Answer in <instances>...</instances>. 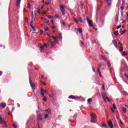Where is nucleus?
Returning <instances> with one entry per match:
<instances>
[{"instance_id": "obj_34", "label": "nucleus", "mask_w": 128, "mask_h": 128, "mask_svg": "<svg viewBox=\"0 0 128 128\" xmlns=\"http://www.w3.org/2000/svg\"><path fill=\"white\" fill-rule=\"evenodd\" d=\"M78 20L79 22H82V18H78Z\"/></svg>"}, {"instance_id": "obj_30", "label": "nucleus", "mask_w": 128, "mask_h": 128, "mask_svg": "<svg viewBox=\"0 0 128 128\" xmlns=\"http://www.w3.org/2000/svg\"><path fill=\"white\" fill-rule=\"evenodd\" d=\"M107 2L108 6H112V1L110 2Z\"/></svg>"}, {"instance_id": "obj_31", "label": "nucleus", "mask_w": 128, "mask_h": 128, "mask_svg": "<svg viewBox=\"0 0 128 128\" xmlns=\"http://www.w3.org/2000/svg\"><path fill=\"white\" fill-rule=\"evenodd\" d=\"M126 54H128V53H126V52H124L122 56H126Z\"/></svg>"}, {"instance_id": "obj_44", "label": "nucleus", "mask_w": 128, "mask_h": 128, "mask_svg": "<svg viewBox=\"0 0 128 128\" xmlns=\"http://www.w3.org/2000/svg\"><path fill=\"white\" fill-rule=\"evenodd\" d=\"M102 90H106V88H104V84H102Z\"/></svg>"}, {"instance_id": "obj_12", "label": "nucleus", "mask_w": 128, "mask_h": 128, "mask_svg": "<svg viewBox=\"0 0 128 128\" xmlns=\"http://www.w3.org/2000/svg\"><path fill=\"white\" fill-rule=\"evenodd\" d=\"M51 112H50V109H48V110H46V111H45V114H50Z\"/></svg>"}, {"instance_id": "obj_63", "label": "nucleus", "mask_w": 128, "mask_h": 128, "mask_svg": "<svg viewBox=\"0 0 128 128\" xmlns=\"http://www.w3.org/2000/svg\"><path fill=\"white\" fill-rule=\"evenodd\" d=\"M2 74V71H0V76Z\"/></svg>"}, {"instance_id": "obj_13", "label": "nucleus", "mask_w": 128, "mask_h": 128, "mask_svg": "<svg viewBox=\"0 0 128 128\" xmlns=\"http://www.w3.org/2000/svg\"><path fill=\"white\" fill-rule=\"evenodd\" d=\"M122 110L123 112H124L125 114L126 113V108L123 107L122 108Z\"/></svg>"}, {"instance_id": "obj_14", "label": "nucleus", "mask_w": 128, "mask_h": 128, "mask_svg": "<svg viewBox=\"0 0 128 128\" xmlns=\"http://www.w3.org/2000/svg\"><path fill=\"white\" fill-rule=\"evenodd\" d=\"M69 98L72 99V100H74L76 98H74V95H71L68 97Z\"/></svg>"}, {"instance_id": "obj_51", "label": "nucleus", "mask_w": 128, "mask_h": 128, "mask_svg": "<svg viewBox=\"0 0 128 128\" xmlns=\"http://www.w3.org/2000/svg\"><path fill=\"white\" fill-rule=\"evenodd\" d=\"M111 111L112 112H114V110L113 108H111Z\"/></svg>"}, {"instance_id": "obj_35", "label": "nucleus", "mask_w": 128, "mask_h": 128, "mask_svg": "<svg viewBox=\"0 0 128 128\" xmlns=\"http://www.w3.org/2000/svg\"><path fill=\"white\" fill-rule=\"evenodd\" d=\"M68 10H70V12L71 14H74V10H71V9H68Z\"/></svg>"}, {"instance_id": "obj_41", "label": "nucleus", "mask_w": 128, "mask_h": 128, "mask_svg": "<svg viewBox=\"0 0 128 128\" xmlns=\"http://www.w3.org/2000/svg\"><path fill=\"white\" fill-rule=\"evenodd\" d=\"M43 100L44 101V102H47V101H48V100L46 99V97H44V98H43Z\"/></svg>"}, {"instance_id": "obj_42", "label": "nucleus", "mask_w": 128, "mask_h": 128, "mask_svg": "<svg viewBox=\"0 0 128 128\" xmlns=\"http://www.w3.org/2000/svg\"><path fill=\"white\" fill-rule=\"evenodd\" d=\"M113 108L116 110V104H113Z\"/></svg>"}, {"instance_id": "obj_21", "label": "nucleus", "mask_w": 128, "mask_h": 128, "mask_svg": "<svg viewBox=\"0 0 128 128\" xmlns=\"http://www.w3.org/2000/svg\"><path fill=\"white\" fill-rule=\"evenodd\" d=\"M78 32H79L80 34H82V28H78Z\"/></svg>"}, {"instance_id": "obj_11", "label": "nucleus", "mask_w": 128, "mask_h": 128, "mask_svg": "<svg viewBox=\"0 0 128 128\" xmlns=\"http://www.w3.org/2000/svg\"><path fill=\"white\" fill-rule=\"evenodd\" d=\"M42 120V115L40 114L38 115V120Z\"/></svg>"}, {"instance_id": "obj_39", "label": "nucleus", "mask_w": 128, "mask_h": 128, "mask_svg": "<svg viewBox=\"0 0 128 128\" xmlns=\"http://www.w3.org/2000/svg\"><path fill=\"white\" fill-rule=\"evenodd\" d=\"M90 122H93V124H96V121L94 120H91Z\"/></svg>"}, {"instance_id": "obj_22", "label": "nucleus", "mask_w": 128, "mask_h": 128, "mask_svg": "<svg viewBox=\"0 0 128 128\" xmlns=\"http://www.w3.org/2000/svg\"><path fill=\"white\" fill-rule=\"evenodd\" d=\"M54 94H50L49 95V96H50V98L51 99V100H52V98H54Z\"/></svg>"}, {"instance_id": "obj_48", "label": "nucleus", "mask_w": 128, "mask_h": 128, "mask_svg": "<svg viewBox=\"0 0 128 128\" xmlns=\"http://www.w3.org/2000/svg\"><path fill=\"white\" fill-rule=\"evenodd\" d=\"M43 46L44 47V48H48V44H44V45Z\"/></svg>"}, {"instance_id": "obj_59", "label": "nucleus", "mask_w": 128, "mask_h": 128, "mask_svg": "<svg viewBox=\"0 0 128 128\" xmlns=\"http://www.w3.org/2000/svg\"><path fill=\"white\" fill-rule=\"evenodd\" d=\"M124 76H126V78H127V80H128V76L126 75V74H124Z\"/></svg>"}, {"instance_id": "obj_61", "label": "nucleus", "mask_w": 128, "mask_h": 128, "mask_svg": "<svg viewBox=\"0 0 128 128\" xmlns=\"http://www.w3.org/2000/svg\"><path fill=\"white\" fill-rule=\"evenodd\" d=\"M48 18H52V16H48Z\"/></svg>"}, {"instance_id": "obj_27", "label": "nucleus", "mask_w": 128, "mask_h": 128, "mask_svg": "<svg viewBox=\"0 0 128 128\" xmlns=\"http://www.w3.org/2000/svg\"><path fill=\"white\" fill-rule=\"evenodd\" d=\"M106 100H107L108 102H112V100H110V98H108L107 97Z\"/></svg>"}, {"instance_id": "obj_6", "label": "nucleus", "mask_w": 128, "mask_h": 128, "mask_svg": "<svg viewBox=\"0 0 128 128\" xmlns=\"http://www.w3.org/2000/svg\"><path fill=\"white\" fill-rule=\"evenodd\" d=\"M66 8V5L62 4L60 6V10L61 12L64 11V9Z\"/></svg>"}, {"instance_id": "obj_24", "label": "nucleus", "mask_w": 128, "mask_h": 128, "mask_svg": "<svg viewBox=\"0 0 128 128\" xmlns=\"http://www.w3.org/2000/svg\"><path fill=\"white\" fill-rule=\"evenodd\" d=\"M48 117V114H44V118H47Z\"/></svg>"}, {"instance_id": "obj_8", "label": "nucleus", "mask_w": 128, "mask_h": 128, "mask_svg": "<svg viewBox=\"0 0 128 128\" xmlns=\"http://www.w3.org/2000/svg\"><path fill=\"white\" fill-rule=\"evenodd\" d=\"M91 120H96V114L92 113L90 115Z\"/></svg>"}, {"instance_id": "obj_2", "label": "nucleus", "mask_w": 128, "mask_h": 128, "mask_svg": "<svg viewBox=\"0 0 128 128\" xmlns=\"http://www.w3.org/2000/svg\"><path fill=\"white\" fill-rule=\"evenodd\" d=\"M29 82H30V84L32 88H33V90H35L36 89V85L34 84V83L32 82L30 77L29 78Z\"/></svg>"}, {"instance_id": "obj_43", "label": "nucleus", "mask_w": 128, "mask_h": 128, "mask_svg": "<svg viewBox=\"0 0 128 128\" xmlns=\"http://www.w3.org/2000/svg\"><path fill=\"white\" fill-rule=\"evenodd\" d=\"M61 12H62V14H63V16H64V14H66V12L64 11H61Z\"/></svg>"}, {"instance_id": "obj_64", "label": "nucleus", "mask_w": 128, "mask_h": 128, "mask_svg": "<svg viewBox=\"0 0 128 128\" xmlns=\"http://www.w3.org/2000/svg\"><path fill=\"white\" fill-rule=\"evenodd\" d=\"M120 124H124V123H122V120H120Z\"/></svg>"}, {"instance_id": "obj_9", "label": "nucleus", "mask_w": 128, "mask_h": 128, "mask_svg": "<svg viewBox=\"0 0 128 128\" xmlns=\"http://www.w3.org/2000/svg\"><path fill=\"white\" fill-rule=\"evenodd\" d=\"M6 106V104L4 103H1L0 104V108H4Z\"/></svg>"}, {"instance_id": "obj_19", "label": "nucleus", "mask_w": 128, "mask_h": 128, "mask_svg": "<svg viewBox=\"0 0 128 128\" xmlns=\"http://www.w3.org/2000/svg\"><path fill=\"white\" fill-rule=\"evenodd\" d=\"M41 93L46 94V90L42 89V88H41Z\"/></svg>"}, {"instance_id": "obj_54", "label": "nucleus", "mask_w": 128, "mask_h": 128, "mask_svg": "<svg viewBox=\"0 0 128 128\" xmlns=\"http://www.w3.org/2000/svg\"><path fill=\"white\" fill-rule=\"evenodd\" d=\"M120 8H121L122 10H124V6H121Z\"/></svg>"}, {"instance_id": "obj_28", "label": "nucleus", "mask_w": 128, "mask_h": 128, "mask_svg": "<svg viewBox=\"0 0 128 128\" xmlns=\"http://www.w3.org/2000/svg\"><path fill=\"white\" fill-rule=\"evenodd\" d=\"M55 17L56 18H60V15H58V14H56Z\"/></svg>"}, {"instance_id": "obj_5", "label": "nucleus", "mask_w": 128, "mask_h": 128, "mask_svg": "<svg viewBox=\"0 0 128 128\" xmlns=\"http://www.w3.org/2000/svg\"><path fill=\"white\" fill-rule=\"evenodd\" d=\"M108 125L110 128H114V124H112V121H108Z\"/></svg>"}, {"instance_id": "obj_55", "label": "nucleus", "mask_w": 128, "mask_h": 128, "mask_svg": "<svg viewBox=\"0 0 128 128\" xmlns=\"http://www.w3.org/2000/svg\"><path fill=\"white\" fill-rule=\"evenodd\" d=\"M122 28L121 26H119L117 27V30H118L119 28Z\"/></svg>"}, {"instance_id": "obj_23", "label": "nucleus", "mask_w": 128, "mask_h": 128, "mask_svg": "<svg viewBox=\"0 0 128 128\" xmlns=\"http://www.w3.org/2000/svg\"><path fill=\"white\" fill-rule=\"evenodd\" d=\"M55 98H56V96L54 95L53 96V97H52V100H51L53 102H54V100H55Z\"/></svg>"}, {"instance_id": "obj_62", "label": "nucleus", "mask_w": 128, "mask_h": 128, "mask_svg": "<svg viewBox=\"0 0 128 128\" xmlns=\"http://www.w3.org/2000/svg\"><path fill=\"white\" fill-rule=\"evenodd\" d=\"M104 52L106 54H108V52L105 51Z\"/></svg>"}, {"instance_id": "obj_38", "label": "nucleus", "mask_w": 128, "mask_h": 128, "mask_svg": "<svg viewBox=\"0 0 128 128\" xmlns=\"http://www.w3.org/2000/svg\"><path fill=\"white\" fill-rule=\"evenodd\" d=\"M126 30H124L123 32L120 34H124L126 32Z\"/></svg>"}, {"instance_id": "obj_36", "label": "nucleus", "mask_w": 128, "mask_h": 128, "mask_svg": "<svg viewBox=\"0 0 128 128\" xmlns=\"http://www.w3.org/2000/svg\"><path fill=\"white\" fill-rule=\"evenodd\" d=\"M44 46H41L40 47V50H44Z\"/></svg>"}, {"instance_id": "obj_58", "label": "nucleus", "mask_w": 128, "mask_h": 128, "mask_svg": "<svg viewBox=\"0 0 128 128\" xmlns=\"http://www.w3.org/2000/svg\"><path fill=\"white\" fill-rule=\"evenodd\" d=\"M92 68L94 72H96V70H94V67H92Z\"/></svg>"}, {"instance_id": "obj_10", "label": "nucleus", "mask_w": 128, "mask_h": 128, "mask_svg": "<svg viewBox=\"0 0 128 128\" xmlns=\"http://www.w3.org/2000/svg\"><path fill=\"white\" fill-rule=\"evenodd\" d=\"M22 0H16V6H20V1Z\"/></svg>"}, {"instance_id": "obj_7", "label": "nucleus", "mask_w": 128, "mask_h": 128, "mask_svg": "<svg viewBox=\"0 0 128 128\" xmlns=\"http://www.w3.org/2000/svg\"><path fill=\"white\" fill-rule=\"evenodd\" d=\"M102 97L103 98L105 102H106V98H108V96H106V93H104L102 94Z\"/></svg>"}, {"instance_id": "obj_26", "label": "nucleus", "mask_w": 128, "mask_h": 128, "mask_svg": "<svg viewBox=\"0 0 128 128\" xmlns=\"http://www.w3.org/2000/svg\"><path fill=\"white\" fill-rule=\"evenodd\" d=\"M32 30H33L34 32H36V28H34V26H32Z\"/></svg>"}, {"instance_id": "obj_33", "label": "nucleus", "mask_w": 128, "mask_h": 128, "mask_svg": "<svg viewBox=\"0 0 128 128\" xmlns=\"http://www.w3.org/2000/svg\"><path fill=\"white\" fill-rule=\"evenodd\" d=\"M74 22H76V24L77 22H78V20L76 18H74Z\"/></svg>"}, {"instance_id": "obj_3", "label": "nucleus", "mask_w": 128, "mask_h": 128, "mask_svg": "<svg viewBox=\"0 0 128 128\" xmlns=\"http://www.w3.org/2000/svg\"><path fill=\"white\" fill-rule=\"evenodd\" d=\"M87 18V22L88 24V25H89V26H90V28H94V25L92 24V21H90V20H88V18Z\"/></svg>"}, {"instance_id": "obj_25", "label": "nucleus", "mask_w": 128, "mask_h": 128, "mask_svg": "<svg viewBox=\"0 0 128 128\" xmlns=\"http://www.w3.org/2000/svg\"><path fill=\"white\" fill-rule=\"evenodd\" d=\"M76 118H78V114H76L73 116V118H74L75 120H76Z\"/></svg>"}, {"instance_id": "obj_56", "label": "nucleus", "mask_w": 128, "mask_h": 128, "mask_svg": "<svg viewBox=\"0 0 128 128\" xmlns=\"http://www.w3.org/2000/svg\"><path fill=\"white\" fill-rule=\"evenodd\" d=\"M41 76H42L41 78L42 80H43L44 78V74H42Z\"/></svg>"}, {"instance_id": "obj_16", "label": "nucleus", "mask_w": 128, "mask_h": 128, "mask_svg": "<svg viewBox=\"0 0 128 128\" xmlns=\"http://www.w3.org/2000/svg\"><path fill=\"white\" fill-rule=\"evenodd\" d=\"M114 36H118V31H115L114 32Z\"/></svg>"}, {"instance_id": "obj_52", "label": "nucleus", "mask_w": 128, "mask_h": 128, "mask_svg": "<svg viewBox=\"0 0 128 128\" xmlns=\"http://www.w3.org/2000/svg\"><path fill=\"white\" fill-rule=\"evenodd\" d=\"M98 66L99 68H102V64L100 63L98 65Z\"/></svg>"}, {"instance_id": "obj_49", "label": "nucleus", "mask_w": 128, "mask_h": 128, "mask_svg": "<svg viewBox=\"0 0 128 128\" xmlns=\"http://www.w3.org/2000/svg\"><path fill=\"white\" fill-rule=\"evenodd\" d=\"M34 21L32 20L31 22L30 23V26H32V22H33Z\"/></svg>"}, {"instance_id": "obj_18", "label": "nucleus", "mask_w": 128, "mask_h": 128, "mask_svg": "<svg viewBox=\"0 0 128 128\" xmlns=\"http://www.w3.org/2000/svg\"><path fill=\"white\" fill-rule=\"evenodd\" d=\"M92 98H90L88 100V102L90 104L92 102Z\"/></svg>"}, {"instance_id": "obj_47", "label": "nucleus", "mask_w": 128, "mask_h": 128, "mask_svg": "<svg viewBox=\"0 0 128 128\" xmlns=\"http://www.w3.org/2000/svg\"><path fill=\"white\" fill-rule=\"evenodd\" d=\"M44 30H45V32H48V28H45Z\"/></svg>"}, {"instance_id": "obj_20", "label": "nucleus", "mask_w": 128, "mask_h": 128, "mask_svg": "<svg viewBox=\"0 0 128 128\" xmlns=\"http://www.w3.org/2000/svg\"><path fill=\"white\" fill-rule=\"evenodd\" d=\"M122 94H124V96H128V92L126 91L122 92Z\"/></svg>"}, {"instance_id": "obj_32", "label": "nucleus", "mask_w": 128, "mask_h": 128, "mask_svg": "<svg viewBox=\"0 0 128 128\" xmlns=\"http://www.w3.org/2000/svg\"><path fill=\"white\" fill-rule=\"evenodd\" d=\"M101 128H106V124H102V125L100 126Z\"/></svg>"}, {"instance_id": "obj_46", "label": "nucleus", "mask_w": 128, "mask_h": 128, "mask_svg": "<svg viewBox=\"0 0 128 128\" xmlns=\"http://www.w3.org/2000/svg\"><path fill=\"white\" fill-rule=\"evenodd\" d=\"M28 8H30V3L28 4Z\"/></svg>"}, {"instance_id": "obj_37", "label": "nucleus", "mask_w": 128, "mask_h": 128, "mask_svg": "<svg viewBox=\"0 0 128 128\" xmlns=\"http://www.w3.org/2000/svg\"><path fill=\"white\" fill-rule=\"evenodd\" d=\"M38 14H40L41 12H40V8H38Z\"/></svg>"}, {"instance_id": "obj_57", "label": "nucleus", "mask_w": 128, "mask_h": 128, "mask_svg": "<svg viewBox=\"0 0 128 128\" xmlns=\"http://www.w3.org/2000/svg\"><path fill=\"white\" fill-rule=\"evenodd\" d=\"M42 14H46V11H43L42 12Z\"/></svg>"}, {"instance_id": "obj_45", "label": "nucleus", "mask_w": 128, "mask_h": 128, "mask_svg": "<svg viewBox=\"0 0 128 128\" xmlns=\"http://www.w3.org/2000/svg\"><path fill=\"white\" fill-rule=\"evenodd\" d=\"M52 38L53 40H56V38L54 36H52Z\"/></svg>"}, {"instance_id": "obj_17", "label": "nucleus", "mask_w": 128, "mask_h": 128, "mask_svg": "<svg viewBox=\"0 0 128 128\" xmlns=\"http://www.w3.org/2000/svg\"><path fill=\"white\" fill-rule=\"evenodd\" d=\"M59 39L60 40H62V36L61 34H59Z\"/></svg>"}, {"instance_id": "obj_29", "label": "nucleus", "mask_w": 128, "mask_h": 128, "mask_svg": "<svg viewBox=\"0 0 128 128\" xmlns=\"http://www.w3.org/2000/svg\"><path fill=\"white\" fill-rule=\"evenodd\" d=\"M107 66H108V68H110L112 64H110V62H108Z\"/></svg>"}, {"instance_id": "obj_4", "label": "nucleus", "mask_w": 128, "mask_h": 128, "mask_svg": "<svg viewBox=\"0 0 128 128\" xmlns=\"http://www.w3.org/2000/svg\"><path fill=\"white\" fill-rule=\"evenodd\" d=\"M99 58H100V60H105V62H108V58L104 55H100L99 56Z\"/></svg>"}, {"instance_id": "obj_15", "label": "nucleus", "mask_w": 128, "mask_h": 128, "mask_svg": "<svg viewBox=\"0 0 128 128\" xmlns=\"http://www.w3.org/2000/svg\"><path fill=\"white\" fill-rule=\"evenodd\" d=\"M113 44H114V46H116H116H118V42H116V41H113Z\"/></svg>"}, {"instance_id": "obj_40", "label": "nucleus", "mask_w": 128, "mask_h": 128, "mask_svg": "<svg viewBox=\"0 0 128 128\" xmlns=\"http://www.w3.org/2000/svg\"><path fill=\"white\" fill-rule=\"evenodd\" d=\"M13 128H18V126H16V124H13Z\"/></svg>"}, {"instance_id": "obj_50", "label": "nucleus", "mask_w": 128, "mask_h": 128, "mask_svg": "<svg viewBox=\"0 0 128 128\" xmlns=\"http://www.w3.org/2000/svg\"><path fill=\"white\" fill-rule=\"evenodd\" d=\"M48 4H50V1H48V2H45L46 6H48Z\"/></svg>"}, {"instance_id": "obj_1", "label": "nucleus", "mask_w": 128, "mask_h": 128, "mask_svg": "<svg viewBox=\"0 0 128 128\" xmlns=\"http://www.w3.org/2000/svg\"><path fill=\"white\" fill-rule=\"evenodd\" d=\"M4 124L6 126H8L6 125V122L4 121L2 118V116L0 115V124Z\"/></svg>"}, {"instance_id": "obj_53", "label": "nucleus", "mask_w": 128, "mask_h": 128, "mask_svg": "<svg viewBox=\"0 0 128 128\" xmlns=\"http://www.w3.org/2000/svg\"><path fill=\"white\" fill-rule=\"evenodd\" d=\"M122 24H126V20H123Z\"/></svg>"}, {"instance_id": "obj_60", "label": "nucleus", "mask_w": 128, "mask_h": 128, "mask_svg": "<svg viewBox=\"0 0 128 128\" xmlns=\"http://www.w3.org/2000/svg\"><path fill=\"white\" fill-rule=\"evenodd\" d=\"M116 18H117L116 22H118V16H116Z\"/></svg>"}]
</instances>
